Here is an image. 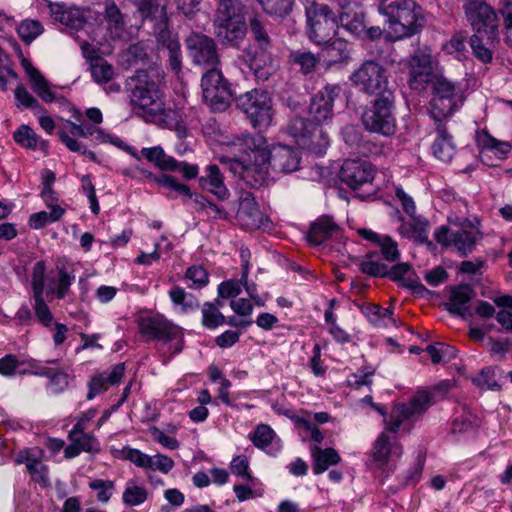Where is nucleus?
I'll return each mask as SVG.
<instances>
[{
  "mask_svg": "<svg viewBox=\"0 0 512 512\" xmlns=\"http://www.w3.org/2000/svg\"><path fill=\"white\" fill-rule=\"evenodd\" d=\"M338 86H325L311 99L308 117H295L289 124V133L299 145L316 154H322L329 145L322 124L332 118L335 98L339 94Z\"/></svg>",
  "mask_w": 512,
  "mask_h": 512,
  "instance_id": "1",
  "label": "nucleus"
},
{
  "mask_svg": "<svg viewBox=\"0 0 512 512\" xmlns=\"http://www.w3.org/2000/svg\"><path fill=\"white\" fill-rule=\"evenodd\" d=\"M165 73L160 65L154 64L146 69H138L130 78L134 83L131 91V104L137 109V114L146 121L159 126H168L175 110L166 109L159 86L164 80Z\"/></svg>",
  "mask_w": 512,
  "mask_h": 512,
  "instance_id": "2",
  "label": "nucleus"
},
{
  "mask_svg": "<svg viewBox=\"0 0 512 512\" xmlns=\"http://www.w3.org/2000/svg\"><path fill=\"white\" fill-rule=\"evenodd\" d=\"M378 10L387 19L390 41L418 34L426 23L423 8L414 0H380Z\"/></svg>",
  "mask_w": 512,
  "mask_h": 512,
  "instance_id": "3",
  "label": "nucleus"
},
{
  "mask_svg": "<svg viewBox=\"0 0 512 512\" xmlns=\"http://www.w3.org/2000/svg\"><path fill=\"white\" fill-rule=\"evenodd\" d=\"M449 226H441L435 231V240L446 248H452L460 256L472 253L482 239L479 222L475 225L467 217L449 216Z\"/></svg>",
  "mask_w": 512,
  "mask_h": 512,
  "instance_id": "4",
  "label": "nucleus"
},
{
  "mask_svg": "<svg viewBox=\"0 0 512 512\" xmlns=\"http://www.w3.org/2000/svg\"><path fill=\"white\" fill-rule=\"evenodd\" d=\"M433 394L428 391H418L408 403H397L391 410L389 417H386L384 407L372 403L371 407L384 417V424L387 431L397 433L403 425L409 432L411 423L417 420L431 405Z\"/></svg>",
  "mask_w": 512,
  "mask_h": 512,
  "instance_id": "5",
  "label": "nucleus"
},
{
  "mask_svg": "<svg viewBox=\"0 0 512 512\" xmlns=\"http://www.w3.org/2000/svg\"><path fill=\"white\" fill-rule=\"evenodd\" d=\"M433 394L428 391H418L408 403H397L391 410L389 417H386L384 407L372 403L371 407L384 417V424L387 431L397 433L403 425L409 432L411 423L417 420L431 405Z\"/></svg>",
  "mask_w": 512,
  "mask_h": 512,
  "instance_id": "6",
  "label": "nucleus"
},
{
  "mask_svg": "<svg viewBox=\"0 0 512 512\" xmlns=\"http://www.w3.org/2000/svg\"><path fill=\"white\" fill-rule=\"evenodd\" d=\"M432 99L430 115L434 121L449 120L450 116L464 103L460 88L443 76H433L431 80Z\"/></svg>",
  "mask_w": 512,
  "mask_h": 512,
  "instance_id": "7",
  "label": "nucleus"
},
{
  "mask_svg": "<svg viewBox=\"0 0 512 512\" xmlns=\"http://www.w3.org/2000/svg\"><path fill=\"white\" fill-rule=\"evenodd\" d=\"M307 2L310 5L306 7V35L312 43L322 46L337 34V15L327 4L316 3L315 0Z\"/></svg>",
  "mask_w": 512,
  "mask_h": 512,
  "instance_id": "8",
  "label": "nucleus"
},
{
  "mask_svg": "<svg viewBox=\"0 0 512 512\" xmlns=\"http://www.w3.org/2000/svg\"><path fill=\"white\" fill-rule=\"evenodd\" d=\"M351 83L361 92L381 97L394 94V87L389 81L388 70L375 60H365L349 77Z\"/></svg>",
  "mask_w": 512,
  "mask_h": 512,
  "instance_id": "9",
  "label": "nucleus"
},
{
  "mask_svg": "<svg viewBox=\"0 0 512 512\" xmlns=\"http://www.w3.org/2000/svg\"><path fill=\"white\" fill-rule=\"evenodd\" d=\"M394 108V94L376 97L362 114L361 121L364 128L371 133L386 137L394 135L397 129Z\"/></svg>",
  "mask_w": 512,
  "mask_h": 512,
  "instance_id": "10",
  "label": "nucleus"
},
{
  "mask_svg": "<svg viewBox=\"0 0 512 512\" xmlns=\"http://www.w3.org/2000/svg\"><path fill=\"white\" fill-rule=\"evenodd\" d=\"M237 103L254 128L262 131L270 126L273 119L272 100L266 91H248L237 99Z\"/></svg>",
  "mask_w": 512,
  "mask_h": 512,
  "instance_id": "11",
  "label": "nucleus"
},
{
  "mask_svg": "<svg viewBox=\"0 0 512 512\" xmlns=\"http://www.w3.org/2000/svg\"><path fill=\"white\" fill-rule=\"evenodd\" d=\"M463 10L474 32L488 35L489 39L498 36L497 12L486 0H465Z\"/></svg>",
  "mask_w": 512,
  "mask_h": 512,
  "instance_id": "12",
  "label": "nucleus"
},
{
  "mask_svg": "<svg viewBox=\"0 0 512 512\" xmlns=\"http://www.w3.org/2000/svg\"><path fill=\"white\" fill-rule=\"evenodd\" d=\"M185 43L195 65L206 70L220 65L217 45L211 37L203 33L193 32L186 38Z\"/></svg>",
  "mask_w": 512,
  "mask_h": 512,
  "instance_id": "13",
  "label": "nucleus"
},
{
  "mask_svg": "<svg viewBox=\"0 0 512 512\" xmlns=\"http://www.w3.org/2000/svg\"><path fill=\"white\" fill-rule=\"evenodd\" d=\"M139 333L146 341H162L164 343L174 340L179 329L160 314L140 316L137 319Z\"/></svg>",
  "mask_w": 512,
  "mask_h": 512,
  "instance_id": "14",
  "label": "nucleus"
},
{
  "mask_svg": "<svg viewBox=\"0 0 512 512\" xmlns=\"http://www.w3.org/2000/svg\"><path fill=\"white\" fill-rule=\"evenodd\" d=\"M155 36L158 47L168 51L170 69L175 74H179L183 66V56L177 33L169 29V18L161 22H156Z\"/></svg>",
  "mask_w": 512,
  "mask_h": 512,
  "instance_id": "15",
  "label": "nucleus"
},
{
  "mask_svg": "<svg viewBox=\"0 0 512 512\" xmlns=\"http://www.w3.org/2000/svg\"><path fill=\"white\" fill-rule=\"evenodd\" d=\"M31 286L33 290V309L38 321L45 327H49L53 321V315L44 300L45 288V263L37 262L33 267Z\"/></svg>",
  "mask_w": 512,
  "mask_h": 512,
  "instance_id": "16",
  "label": "nucleus"
},
{
  "mask_svg": "<svg viewBox=\"0 0 512 512\" xmlns=\"http://www.w3.org/2000/svg\"><path fill=\"white\" fill-rule=\"evenodd\" d=\"M266 161L274 171L292 173L300 167L301 154L296 147L278 143L268 151Z\"/></svg>",
  "mask_w": 512,
  "mask_h": 512,
  "instance_id": "17",
  "label": "nucleus"
},
{
  "mask_svg": "<svg viewBox=\"0 0 512 512\" xmlns=\"http://www.w3.org/2000/svg\"><path fill=\"white\" fill-rule=\"evenodd\" d=\"M339 178L341 182L355 190L372 181L373 171L366 161L349 159L344 161Z\"/></svg>",
  "mask_w": 512,
  "mask_h": 512,
  "instance_id": "18",
  "label": "nucleus"
},
{
  "mask_svg": "<svg viewBox=\"0 0 512 512\" xmlns=\"http://www.w3.org/2000/svg\"><path fill=\"white\" fill-rule=\"evenodd\" d=\"M214 35L223 45L237 47L244 40L247 33L245 20H213Z\"/></svg>",
  "mask_w": 512,
  "mask_h": 512,
  "instance_id": "19",
  "label": "nucleus"
},
{
  "mask_svg": "<svg viewBox=\"0 0 512 512\" xmlns=\"http://www.w3.org/2000/svg\"><path fill=\"white\" fill-rule=\"evenodd\" d=\"M403 449L395 436L382 432L376 439L372 451L374 462L379 468H384L402 455Z\"/></svg>",
  "mask_w": 512,
  "mask_h": 512,
  "instance_id": "20",
  "label": "nucleus"
},
{
  "mask_svg": "<svg viewBox=\"0 0 512 512\" xmlns=\"http://www.w3.org/2000/svg\"><path fill=\"white\" fill-rule=\"evenodd\" d=\"M409 67L410 78L408 82L410 87L417 91L425 90L428 83H430L433 78L431 75L432 65L430 55L423 52L415 53L409 61Z\"/></svg>",
  "mask_w": 512,
  "mask_h": 512,
  "instance_id": "21",
  "label": "nucleus"
},
{
  "mask_svg": "<svg viewBox=\"0 0 512 512\" xmlns=\"http://www.w3.org/2000/svg\"><path fill=\"white\" fill-rule=\"evenodd\" d=\"M449 120L434 121L436 138L432 145V151L439 160L448 162L455 153L453 135L449 128Z\"/></svg>",
  "mask_w": 512,
  "mask_h": 512,
  "instance_id": "22",
  "label": "nucleus"
},
{
  "mask_svg": "<svg viewBox=\"0 0 512 512\" xmlns=\"http://www.w3.org/2000/svg\"><path fill=\"white\" fill-rule=\"evenodd\" d=\"M125 373V364L118 363L111 370H106L93 375L88 383L89 391L87 399L91 400L96 395L108 390L109 386L118 384Z\"/></svg>",
  "mask_w": 512,
  "mask_h": 512,
  "instance_id": "23",
  "label": "nucleus"
},
{
  "mask_svg": "<svg viewBox=\"0 0 512 512\" xmlns=\"http://www.w3.org/2000/svg\"><path fill=\"white\" fill-rule=\"evenodd\" d=\"M474 296V291L468 284H461L450 288L449 302L445 303V308L453 315L466 318L471 315L470 301Z\"/></svg>",
  "mask_w": 512,
  "mask_h": 512,
  "instance_id": "24",
  "label": "nucleus"
},
{
  "mask_svg": "<svg viewBox=\"0 0 512 512\" xmlns=\"http://www.w3.org/2000/svg\"><path fill=\"white\" fill-rule=\"evenodd\" d=\"M237 219L241 222L242 226L247 229H254L260 226L261 212L251 192H241L239 196Z\"/></svg>",
  "mask_w": 512,
  "mask_h": 512,
  "instance_id": "25",
  "label": "nucleus"
},
{
  "mask_svg": "<svg viewBox=\"0 0 512 512\" xmlns=\"http://www.w3.org/2000/svg\"><path fill=\"white\" fill-rule=\"evenodd\" d=\"M340 7L341 11L337 19L341 27L356 37L362 36L365 32L364 13L349 1L340 4Z\"/></svg>",
  "mask_w": 512,
  "mask_h": 512,
  "instance_id": "26",
  "label": "nucleus"
},
{
  "mask_svg": "<svg viewBox=\"0 0 512 512\" xmlns=\"http://www.w3.org/2000/svg\"><path fill=\"white\" fill-rule=\"evenodd\" d=\"M50 14L53 19L67 27L78 29L85 23L81 10L64 3H49Z\"/></svg>",
  "mask_w": 512,
  "mask_h": 512,
  "instance_id": "27",
  "label": "nucleus"
},
{
  "mask_svg": "<svg viewBox=\"0 0 512 512\" xmlns=\"http://www.w3.org/2000/svg\"><path fill=\"white\" fill-rule=\"evenodd\" d=\"M339 230V226L331 217L323 216L311 224L307 239L309 243L313 245H321L326 240L336 235Z\"/></svg>",
  "mask_w": 512,
  "mask_h": 512,
  "instance_id": "28",
  "label": "nucleus"
},
{
  "mask_svg": "<svg viewBox=\"0 0 512 512\" xmlns=\"http://www.w3.org/2000/svg\"><path fill=\"white\" fill-rule=\"evenodd\" d=\"M412 268L408 263H397L392 267L387 265L386 277L392 281H401L404 287L411 289L414 293L421 294L426 288L411 276Z\"/></svg>",
  "mask_w": 512,
  "mask_h": 512,
  "instance_id": "29",
  "label": "nucleus"
},
{
  "mask_svg": "<svg viewBox=\"0 0 512 512\" xmlns=\"http://www.w3.org/2000/svg\"><path fill=\"white\" fill-rule=\"evenodd\" d=\"M199 183L202 188L215 194L221 200L226 199L229 195L228 189L223 182V176L217 165H208L206 175L199 179Z\"/></svg>",
  "mask_w": 512,
  "mask_h": 512,
  "instance_id": "30",
  "label": "nucleus"
},
{
  "mask_svg": "<svg viewBox=\"0 0 512 512\" xmlns=\"http://www.w3.org/2000/svg\"><path fill=\"white\" fill-rule=\"evenodd\" d=\"M137 12L145 19L161 22L168 19L167 0H134Z\"/></svg>",
  "mask_w": 512,
  "mask_h": 512,
  "instance_id": "31",
  "label": "nucleus"
},
{
  "mask_svg": "<svg viewBox=\"0 0 512 512\" xmlns=\"http://www.w3.org/2000/svg\"><path fill=\"white\" fill-rule=\"evenodd\" d=\"M233 98L234 94L231 90L230 84L215 89L208 86V91L203 92L204 101L212 108L213 111L226 110L230 106Z\"/></svg>",
  "mask_w": 512,
  "mask_h": 512,
  "instance_id": "32",
  "label": "nucleus"
},
{
  "mask_svg": "<svg viewBox=\"0 0 512 512\" xmlns=\"http://www.w3.org/2000/svg\"><path fill=\"white\" fill-rule=\"evenodd\" d=\"M246 0H217L214 19L245 20Z\"/></svg>",
  "mask_w": 512,
  "mask_h": 512,
  "instance_id": "33",
  "label": "nucleus"
},
{
  "mask_svg": "<svg viewBox=\"0 0 512 512\" xmlns=\"http://www.w3.org/2000/svg\"><path fill=\"white\" fill-rule=\"evenodd\" d=\"M311 454L314 460L313 472L316 475L325 472L329 466L336 465L341 460L339 454L333 448L321 449L318 446H313Z\"/></svg>",
  "mask_w": 512,
  "mask_h": 512,
  "instance_id": "34",
  "label": "nucleus"
},
{
  "mask_svg": "<svg viewBox=\"0 0 512 512\" xmlns=\"http://www.w3.org/2000/svg\"><path fill=\"white\" fill-rule=\"evenodd\" d=\"M322 46L323 53L329 58L331 63L343 64L348 63L351 59L350 46L348 42L342 38L332 39Z\"/></svg>",
  "mask_w": 512,
  "mask_h": 512,
  "instance_id": "35",
  "label": "nucleus"
},
{
  "mask_svg": "<svg viewBox=\"0 0 512 512\" xmlns=\"http://www.w3.org/2000/svg\"><path fill=\"white\" fill-rule=\"evenodd\" d=\"M480 33L473 34L470 37V46L473 52V55L483 63H489L493 58L492 48L495 45V42L498 39V36L489 39L488 35H485L486 38L483 39L479 36Z\"/></svg>",
  "mask_w": 512,
  "mask_h": 512,
  "instance_id": "36",
  "label": "nucleus"
},
{
  "mask_svg": "<svg viewBox=\"0 0 512 512\" xmlns=\"http://www.w3.org/2000/svg\"><path fill=\"white\" fill-rule=\"evenodd\" d=\"M250 33L261 50H267L272 45V39L269 35L267 24L259 14H254L249 18Z\"/></svg>",
  "mask_w": 512,
  "mask_h": 512,
  "instance_id": "37",
  "label": "nucleus"
},
{
  "mask_svg": "<svg viewBox=\"0 0 512 512\" xmlns=\"http://www.w3.org/2000/svg\"><path fill=\"white\" fill-rule=\"evenodd\" d=\"M141 155L163 171H170L176 168V160L167 155L160 146L143 148Z\"/></svg>",
  "mask_w": 512,
  "mask_h": 512,
  "instance_id": "38",
  "label": "nucleus"
},
{
  "mask_svg": "<svg viewBox=\"0 0 512 512\" xmlns=\"http://www.w3.org/2000/svg\"><path fill=\"white\" fill-rule=\"evenodd\" d=\"M359 269L362 273L371 276L385 278L387 264L380 261L379 253L374 251L367 253L359 262Z\"/></svg>",
  "mask_w": 512,
  "mask_h": 512,
  "instance_id": "39",
  "label": "nucleus"
},
{
  "mask_svg": "<svg viewBox=\"0 0 512 512\" xmlns=\"http://www.w3.org/2000/svg\"><path fill=\"white\" fill-rule=\"evenodd\" d=\"M289 60L292 64L297 65L299 71L304 75L315 72L320 62L319 56L310 51H292L289 54Z\"/></svg>",
  "mask_w": 512,
  "mask_h": 512,
  "instance_id": "40",
  "label": "nucleus"
},
{
  "mask_svg": "<svg viewBox=\"0 0 512 512\" xmlns=\"http://www.w3.org/2000/svg\"><path fill=\"white\" fill-rule=\"evenodd\" d=\"M91 75L97 83H108L114 77V67L102 57L96 56L91 59Z\"/></svg>",
  "mask_w": 512,
  "mask_h": 512,
  "instance_id": "41",
  "label": "nucleus"
},
{
  "mask_svg": "<svg viewBox=\"0 0 512 512\" xmlns=\"http://www.w3.org/2000/svg\"><path fill=\"white\" fill-rule=\"evenodd\" d=\"M32 75L29 78L33 91L45 102L50 103L55 100V94L51 90L50 83L44 78L38 69H32Z\"/></svg>",
  "mask_w": 512,
  "mask_h": 512,
  "instance_id": "42",
  "label": "nucleus"
},
{
  "mask_svg": "<svg viewBox=\"0 0 512 512\" xmlns=\"http://www.w3.org/2000/svg\"><path fill=\"white\" fill-rule=\"evenodd\" d=\"M242 141L243 145L254 154L255 161L258 158H261L263 164L266 162L267 151H265L264 146L266 144V140L264 136L260 133L252 135L248 133H243L239 138Z\"/></svg>",
  "mask_w": 512,
  "mask_h": 512,
  "instance_id": "43",
  "label": "nucleus"
},
{
  "mask_svg": "<svg viewBox=\"0 0 512 512\" xmlns=\"http://www.w3.org/2000/svg\"><path fill=\"white\" fill-rule=\"evenodd\" d=\"M57 287L56 289L50 287L47 290V296L52 293L56 294L58 299H63L69 291L71 284L75 280L74 274L69 272L65 265H57Z\"/></svg>",
  "mask_w": 512,
  "mask_h": 512,
  "instance_id": "44",
  "label": "nucleus"
},
{
  "mask_svg": "<svg viewBox=\"0 0 512 512\" xmlns=\"http://www.w3.org/2000/svg\"><path fill=\"white\" fill-rule=\"evenodd\" d=\"M65 210L63 208H53L50 212L40 211L29 217V226L33 229H41L50 223H54L61 219Z\"/></svg>",
  "mask_w": 512,
  "mask_h": 512,
  "instance_id": "45",
  "label": "nucleus"
},
{
  "mask_svg": "<svg viewBox=\"0 0 512 512\" xmlns=\"http://www.w3.org/2000/svg\"><path fill=\"white\" fill-rule=\"evenodd\" d=\"M149 47L143 42H137L129 46L125 52V57L129 64H141L143 66H152L155 63L150 62Z\"/></svg>",
  "mask_w": 512,
  "mask_h": 512,
  "instance_id": "46",
  "label": "nucleus"
},
{
  "mask_svg": "<svg viewBox=\"0 0 512 512\" xmlns=\"http://www.w3.org/2000/svg\"><path fill=\"white\" fill-rule=\"evenodd\" d=\"M265 13L284 18L293 8V0H258Z\"/></svg>",
  "mask_w": 512,
  "mask_h": 512,
  "instance_id": "47",
  "label": "nucleus"
},
{
  "mask_svg": "<svg viewBox=\"0 0 512 512\" xmlns=\"http://www.w3.org/2000/svg\"><path fill=\"white\" fill-rule=\"evenodd\" d=\"M69 439L74 442L80 451L98 452L100 450L99 442L91 433L76 432L72 429L69 433Z\"/></svg>",
  "mask_w": 512,
  "mask_h": 512,
  "instance_id": "48",
  "label": "nucleus"
},
{
  "mask_svg": "<svg viewBox=\"0 0 512 512\" xmlns=\"http://www.w3.org/2000/svg\"><path fill=\"white\" fill-rule=\"evenodd\" d=\"M225 316L215 304L206 302L202 307V324L209 329H215L225 323Z\"/></svg>",
  "mask_w": 512,
  "mask_h": 512,
  "instance_id": "49",
  "label": "nucleus"
},
{
  "mask_svg": "<svg viewBox=\"0 0 512 512\" xmlns=\"http://www.w3.org/2000/svg\"><path fill=\"white\" fill-rule=\"evenodd\" d=\"M39 373L49 379V386L56 393L64 391L69 385V375L63 369L51 367Z\"/></svg>",
  "mask_w": 512,
  "mask_h": 512,
  "instance_id": "50",
  "label": "nucleus"
},
{
  "mask_svg": "<svg viewBox=\"0 0 512 512\" xmlns=\"http://www.w3.org/2000/svg\"><path fill=\"white\" fill-rule=\"evenodd\" d=\"M43 32V26L40 22L35 20H24L18 28L17 33L22 41L26 44H30Z\"/></svg>",
  "mask_w": 512,
  "mask_h": 512,
  "instance_id": "51",
  "label": "nucleus"
},
{
  "mask_svg": "<svg viewBox=\"0 0 512 512\" xmlns=\"http://www.w3.org/2000/svg\"><path fill=\"white\" fill-rule=\"evenodd\" d=\"M380 248V254L386 262H396L400 259V251L397 242L388 235H384L376 244Z\"/></svg>",
  "mask_w": 512,
  "mask_h": 512,
  "instance_id": "52",
  "label": "nucleus"
},
{
  "mask_svg": "<svg viewBox=\"0 0 512 512\" xmlns=\"http://www.w3.org/2000/svg\"><path fill=\"white\" fill-rule=\"evenodd\" d=\"M227 79L224 78L221 70L218 67L207 70L201 79L202 91H208V86L212 88H220L221 86L229 85Z\"/></svg>",
  "mask_w": 512,
  "mask_h": 512,
  "instance_id": "53",
  "label": "nucleus"
},
{
  "mask_svg": "<svg viewBox=\"0 0 512 512\" xmlns=\"http://www.w3.org/2000/svg\"><path fill=\"white\" fill-rule=\"evenodd\" d=\"M124 504L128 506H138L147 499V491L143 487L128 483L122 496Z\"/></svg>",
  "mask_w": 512,
  "mask_h": 512,
  "instance_id": "54",
  "label": "nucleus"
},
{
  "mask_svg": "<svg viewBox=\"0 0 512 512\" xmlns=\"http://www.w3.org/2000/svg\"><path fill=\"white\" fill-rule=\"evenodd\" d=\"M17 462L21 463L23 462V459L19 458L17 459ZM24 462L28 471L33 475L36 481L42 482L44 484L48 483V469L44 464H42L36 458L30 456H26Z\"/></svg>",
  "mask_w": 512,
  "mask_h": 512,
  "instance_id": "55",
  "label": "nucleus"
},
{
  "mask_svg": "<svg viewBox=\"0 0 512 512\" xmlns=\"http://www.w3.org/2000/svg\"><path fill=\"white\" fill-rule=\"evenodd\" d=\"M16 143L27 149H35L38 142L36 133L27 125H21L13 135Z\"/></svg>",
  "mask_w": 512,
  "mask_h": 512,
  "instance_id": "56",
  "label": "nucleus"
},
{
  "mask_svg": "<svg viewBox=\"0 0 512 512\" xmlns=\"http://www.w3.org/2000/svg\"><path fill=\"white\" fill-rule=\"evenodd\" d=\"M169 296L175 305L182 306L183 311L199 307V302L192 295H190L189 299H187L185 290L179 286L171 289Z\"/></svg>",
  "mask_w": 512,
  "mask_h": 512,
  "instance_id": "57",
  "label": "nucleus"
},
{
  "mask_svg": "<svg viewBox=\"0 0 512 512\" xmlns=\"http://www.w3.org/2000/svg\"><path fill=\"white\" fill-rule=\"evenodd\" d=\"M185 278L190 280L192 284L189 286L194 289H201L209 282V275L202 266H191L185 273Z\"/></svg>",
  "mask_w": 512,
  "mask_h": 512,
  "instance_id": "58",
  "label": "nucleus"
},
{
  "mask_svg": "<svg viewBox=\"0 0 512 512\" xmlns=\"http://www.w3.org/2000/svg\"><path fill=\"white\" fill-rule=\"evenodd\" d=\"M263 165V163L260 165H251L246 174L242 176V180L252 188L261 187L266 179V171H264Z\"/></svg>",
  "mask_w": 512,
  "mask_h": 512,
  "instance_id": "59",
  "label": "nucleus"
},
{
  "mask_svg": "<svg viewBox=\"0 0 512 512\" xmlns=\"http://www.w3.org/2000/svg\"><path fill=\"white\" fill-rule=\"evenodd\" d=\"M57 135L60 141L72 152H79L83 155H87L91 160H96V155L92 151H87L86 147L78 142L73 137H69L68 133L64 129H58Z\"/></svg>",
  "mask_w": 512,
  "mask_h": 512,
  "instance_id": "60",
  "label": "nucleus"
},
{
  "mask_svg": "<svg viewBox=\"0 0 512 512\" xmlns=\"http://www.w3.org/2000/svg\"><path fill=\"white\" fill-rule=\"evenodd\" d=\"M472 381L476 386L482 389L498 390L500 388L495 379V371L491 367L483 368Z\"/></svg>",
  "mask_w": 512,
  "mask_h": 512,
  "instance_id": "61",
  "label": "nucleus"
},
{
  "mask_svg": "<svg viewBox=\"0 0 512 512\" xmlns=\"http://www.w3.org/2000/svg\"><path fill=\"white\" fill-rule=\"evenodd\" d=\"M89 488L98 491L97 500L106 503L112 496L114 489V482L110 480L94 479L89 482Z\"/></svg>",
  "mask_w": 512,
  "mask_h": 512,
  "instance_id": "62",
  "label": "nucleus"
},
{
  "mask_svg": "<svg viewBox=\"0 0 512 512\" xmlns=\"http://www.w3.org/2000/svg\"><path fill=\"white\" fill-rule=\"evenodd\" d=\"M274 431L265 424L258 425L251 440L258 448L267 447L273 440Z\"/></svg>",
  "mask_w": 512,
  "mask_h": 512,
  "instance_id": "63",
  "label": "nucleus"
},
{
  "mask_svg": "<svg viewBox=\"0 0 512 512\" xmlns=\"http://www.w3.org/2000/svg\"><path fill=\"white\" fill-rule=\"evenodd\" d=\"M365 313L370 318L371 322L375 324H379L385 319H389L392 324L396 323L390 308H382L379 305H369L366 307Z\"/></svg>",
  "mask_w": 512,
  "mask_h": 512,
  "instance_id": "64",
  "label": "nucleus"
}]
</instances>
